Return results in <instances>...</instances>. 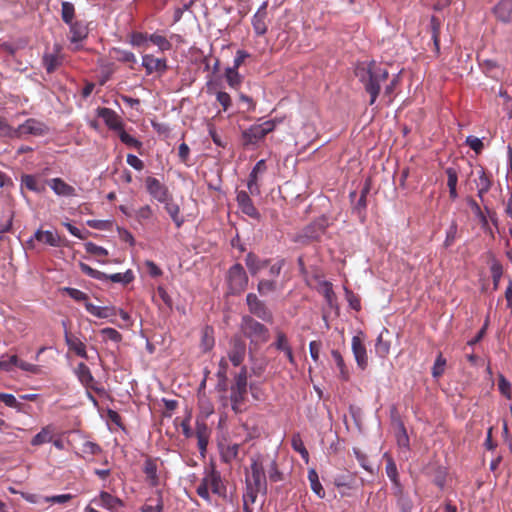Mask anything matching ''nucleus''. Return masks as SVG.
I'll return each instance as SVG.
<instances>
[{
    "label": "nucleus",
    "mask_w": 512,
    "mask_h": 512,
    "mask_svg": "<svg viewBox=\"0 0 512 512\" xmlns=\"http://www.w3.org/2000/svg\"><path fill=\"white\" fill-rule=\"evenodd\" d=\"M355 75L370 95L369 104L373 105L379 96L381 84L388 79V70L375 61L363 62L356 66Z\"/></svg>",
    "instance_id": "obj_1"
},
{
    "label": "nucleus",
    "mask_w": 512,
    "mask_h": 512,
    "mask_svg": "<svg viewBox=\"0 0 512 512\" xmlns=\"http://www.w3.org/2000/svg\"><path fill=\"white\" fill-rule=\"evenodd\" d=\"M283 267V260L258 263V293L268 295L276 292L280 287L279 276Z\"/></svg>",
    "instance_id": "obj_2"
},
{
    "label": "nucleus",
    "mask_w": 512,
    "mask_h": 512,
    "mask_svg": "<svg viewBox=\"0 0 512 512\" xmlns=\"http://www.w3.org/2000/svg\"><path fill=\"white\" fill-rule=\"evenodd\" d=\"M209 490L212 493L217 495H224L226 488L222 482L220 473L215 469H211L206 472L205 476L202 478L200 484L198 485L196 492L198 496L206 501H210Z\"/></svg>",
    "instance_id": "obj_3"
},
{
    "label": "nucleus",
    "mask_w": 512,
    "mask_h": 512,
    "mask_svg": "<svg viewBox=\"0 0 512 512\" xmlns=\"http://www.w3.org/2000/svg\"><path fill=\"white\" fill-rule=\"evenodd\" d=\"M246 491L243 494V511L253 512V504L256 501V459L251 457L249 469H246Z\"/></svg>",
    "instance_id": "obj_4"
},
{
    "label": "nucleus",
    "mask_w": 512,
    "mask_h": 512,
    "mask_svg": "<svg viewBox=\"0 0 512 512\" xmlns=\"http://www.w3.org/2000/svg\"><path fill=\"white\" fill-rule=\"evenodd\" d=\"M79 268L81 272L93 279L101 280V281H107L110 280L114 283H122V284H129L134 280V274L131 270H127L124 273H115L111 275H107L104 272H101L99 270H96L86 263L80 262Z\"/></svg>",
    "instance_id": "obj_5"
},
{
    "label": "nucleus",
    "mask_w": 512,
    "mask_h": 512,
    "mask_svg": "<svg viewBox=\"0 0 512 512\" xmlns=\"http://www.w3.org/2000/svg\"><path fill=\"white\" fill-rule=\"evenodd\" d=\"M75 375L77 376L80 383L88 390L87 394L89 399H91L93 402H96V399L91 395L89 390L101 393L103 392V389L98 386V383L93 377L89 367L85 363L80 362L75 368Z\"/></svg>",
    "instance_id": "obj_6"
},
{
    "label": "nucleus",
    "mask_w": 512,
    "mask_h": 512,
    "mask_svg": "<svg viewBox=\"0 0 512 512\" xmlns=\"http://www.w3.org/2000/svg\"><path fill=\"white\" fill-rule=\"evenodd\" d=\"M227 281L231 293L236 294L244 291L248 283L244 268L240 264L233 265L228 271Z\"/></svg>",
    "instance_id": "obj_7"
},
{
    "label": "nucleus",
    "mask_w": 512,
    "mask_h": 512,
    "mask_svg": "<svg viewBox=\"0 0 512 512\" xmlns=\"http://www.w3.org/2000/svg\"><path fill=\"white\" fill-rule=\"evenodd\" d=\"M247 394V378L245 373H240L236 377L235 384L231 388V401L234 411H241V405Z\"/></svg>",
    "instance_id": "obj_8"
},
{
    "label": "nucleus",
    "mask_w": 512,
    "mask_h": 512,
    "mask_svg": "<svg viewBox=\"0 0 512 512\" xmlns=\"http://www.w3.org/2000/svg\"><path fill=\"white\" fill-rule=\"evenodd\" d=\"M47 130V126L43 122L30 118L15 128V138H20L23 135L42 136L46 134Z\"/></svg>",
    "instance_id": "obj_9"
},
{
    "label": "nucleus",
    "mask_w": 512,
    "mask_h": 512,
    "mask_svg": "<svg viewBox=\"0 0 512 512\" xmlns=\"http://www.w3.org/2000/svg\"><path fill=\"white\" fill-rule=\"evenodd\" d=\"M97 116L103 119L106 126L118 133L122 128H124V122L122 118L112 109L107 107H99L97 109Z\"/></svg>",
    "instance_id": "obj_10"
},
{
    "label": "nucleus",
    "mask_w": 512,
    "mask_h": 512,
    "mask_svg": "<svg viewBox=\"0 0 512 512\" xmlns=\"http://www.w3.org/2000/svg\"><path fill=\"white\" fill-rule=\"evenodd\" d=\"M142 66L145 68L147 75H151L154 72L164 74L168 69L165 58H156L151 54L143 55Z\"/></svg>",
    "instance_id": "obj_11"
},
{
    "label": "nucleus",
    "mask_w": 512,
    "mask_h": 512,
    "mask_svg": "<svg viewBox=\"0 0 512 512\" xmlns=\"http://www.w3.org/2000/svg\"><path fill=\"white\" fill-rule=\"evenodd\" d=\"M351 346L357 366L365 370L368 366V355L363 339L358 335L353 336Z\"/></svg>",
    "instance_id": "obj_12"
},
{
    "label": "nucleus",
    "mask_w": 512,
    "mask_h": 512,
    "mask_svg": "<svg viewBox=\"0 0 512 512\" xmlns=\"http://www.w3.org/2000/svg\"><path fill=\"white\" fill-rule=\"evenodd\" d=\"M145 183L147 191L154 199L161 203L168 200V189L157 178L147 177Z\"/></svg>",
    "instance_id": "obj_13"
},
{
    "label": "nucleus",
    "mask_w": 512,
    "mask_h": 512,
    "mask_svg": "<svg viewBox=\"0 0 512 512\" xmlns=\"http://www.w3.org/2000/svg\"><path fill=\"white\" fill-rule=\"evenodd\" d=\"M60 45L56 44L51 52H45L42 57V64L47 73H53L62 64Z\"/></svg>",
    "instance_id": "obj_14"
},
{
    "label": "nucleus",
    "mask_w": 512,
    "mask_h": 512,
    "mask_svg": "<svg viewBox=\"0 0 512 512\" xmlns=\"http://www.w3.org/2000/svg\"><path fill=\"white\" fill-rule=\"evenodd\" d=\"M158 459L147 457L143 464V473L147 483L151 487H157L160 485V477L158 475Z\"/></svg>",
    "instance_id": "obj_15"
},
{
    "label": "nucleus",
    "mask_w": 512,
    "mask_h": 512,
    "mask_svg": "<svg viewBox=\"0 0 512 512\" xmlns=\"http://www.w3.org/2000/svg\"><path fill=\"white\" fill-rule=\"evenodd\" d=\"M246 355V343L240 337H234L231 340V349L229 351V360L234 366H239Z\"/></svg>",
    "instance_id": "obj_16"
},
{
    "label": "nucleus",
    "mask_w": 512,
    "mask_h": 512,
    "mask_svg": "<svg viewBox=\"0 0 512 512\" xmlns=\"http://www.w3.org/2000/svg\"><path fill=\"white\" fill-rule=\"evenodd\" d=\"M392 495L396 499L398 512H412L414 507L413 501L409 493L404 490L403 486H397L396 490L392 491Z\"/></svg>",
    "instance_id": "obj_17"
},
{
    "label": "nucleus",
    "mask_w": 512,
    "mask_h": 512,
    "mask_svg": "<svg viewBox=\"0 0 512 512\" xmlns=\"http://www.w3.org/2000/svg\"><path fill=\"white\" fill-rule=\"evenodd\" d=\"M47 184L58 196L74 197L77 195L76 189L70 184L66 183L62 178H52L47 181Z\"/></svg>",
    "instance_id": "obj_18"
},
{
    "label": "nucleus",
    "mask_w": 512,
    "mask_h": 512,
    "mask_svg": "<svg viewBox=\"0 0 512 512\" xmlns=\"http://www.w3.org/2000/svg\"><path fill=\"white\" fill-rule=\"evenodd\" d=\"M65 343L70 351H73L77 356L88 359L86 352V345L75 335L70 333L66 328L64 331Z\"/></svg>",
    "instance_id": "obj_19"
},
{
    "label": "nucleus",
    "mask_w": 512,
    "mask_h": 512,
    "mask_svg": "<svg viewBox=\"0 0 512 512\" xmlns=\"http://www.w3.org/2000/svg\"><path fill=\"white\" fill-rule=\"evenodd\" d=\"M69 25V40L72 44H78L88 36V27L83 21H74Z\"/></svg>",
    "instance_id": "obj_20"
},
{
    "label": "nucleus",
    "mask_w": 512,
    "mask_h": 512,
    "mask_svg": "<svg viewBox=\"0 0 512 512\" xmlns=\"http://www.w3.org/2000/svg\"><path fill=\"white\" fill-rule=\"evenodd\" d=\"M494 13L498 20L508 23L512 18V0H500L494 7Z\"/></svg>",
    "instance_id": "obj_21"
},
{
    "label": "nucleus",
    "mask_w": 512,
    "mask_h": 512,
    "mask_svg": "<svg viewBox=\"0 0 512 512\" xmlns=\"http://www.w3.org/2000/svg\"><path fill=\"white\" fill-rule=\"evenodd\" d=\"M210 437V430L204 422L196 423V438L200 453L203 455L206 452L208 441Z\"/></svg>",
    "instance_id": "obj_22"
},
{
    "label": "nucleus",
    "mask_w": 512,
    "mask_h": 512,
    "mask_svg": "<svg viewBox=\"0 0 512 512\" xmlns=\"http://www.w3.org/2000/svg\"><path fill=\"white\" fill-rule=\"evenodd\" d=\"M237 202L241 211L252 217L256 218V208L253 205L252 199L246 191H239L237 193Z\"/></svg>",
    "instance_id": "obj_23"
},
{
    "label": "nucleus",
    "mask_w": 512,
    "mask_h": 512,
    "mask_svg": "<svg viewBox=\"0 0 512 512\" xmlns=\"http://www.w3.org/2000/svg\"><path fill=\"white\" fill-rule=\"evenodd\" d=\"M55 427L52 424L44 426L32 439V446H40L53 440Z\"/></svg>",
    "instance_id": "obj_24"
},
{
    "label": "nucleus",
    "mask_w": 512,
    "mask_h": 512,
    "mask_svg": "<svg viewBox=\"0 0 512 512\" xmlns=\"http://www.w3.org/2000/svg\"><path fill=\"white\" fill-rule=\"evenodd\" d=\"M492 185L490 176L486 173L485 169L480 167L478 170V179L476 180L477 195L483 199L484 195L490 190Z\"/></svg>",
    "instance_id": "obj_25"
},
{
    "label": "nucleus",
    "mask_w": 512,
    "mask_h": 512,
    "mask_svg": "<svg viewBox=\"0 0 512 512\" xmlns=\"http://www.w3.org/2000/svg\"><path fill=\"white\" fill-rule=\"evenodd\" d=\"M21 186L36 193H42L45 191V184L41 182L36 175H22Z\"/></svg>",
    "instance_id": "obj_26"
},
{
    "label": "nucleus",
    "mask_w": 512,
    "mask_h": 512,
    "mask_svg": "<svg viewBox=\"0 0 512 512\" xmlns=\"http://www.w3.org/2000/svg\"><path fill=\"white\" fill-rule=\"evenodd\" d=\"M99 499L100 505L108 510L114 511L120 507H124V502L120 498L105 491L100 492Z\"/></svg>",
    "instance_id": "obj_27"
},
{
    "label": "nucleus",
    "mask_w": 512,
    "mask_h": 512,
    "mask_svg": "<svg viewBox=\"0 0 512 512\" xmlns=\"http://www.w3.org/2000/svg\"><path fill=\"white\" fill-rule=\"evenodd\" d=\"M34 237L37 241L50 246L57 247L60 245V237L52 231L37 230Z\"/></svg>",
    "instance_id": "obj_28"
},
{
    "label": "nucleus",
    "mask_w": 512,
    "mask_h": 512,
    "mask_svg": "<svg viewBox=\"0 0 512 512\" xmlns=\"http://www.w3.org/2000/svg\"><path fill=\"white\" fill-rule=\"evenodd\" d=\"M480 66L486 75L495 79H497L502 72L501 66L497 63V61L492 59L483 60L480 62Z\"/></svg>",
    "instance_id": "obj_29"
},
{
    "label": "nucleus",
    "mask_w": 512,
    "mask_h": 512,
    "mask_svg": "<svg viewBox=\"0 0 512 512\" xmlns=\"http://www.w3.org/2000/svg\"><path fill=\"white\" fill-rule=\"evenodd\" d=\"M214 330L210 326H205L201 331V348L204 352L210 351L214 346Z\"/></svg>",
    "instance_id": "obj_30"
},
{
    "label": "nucleus",
    "mask_w": 512,
    "mask_h": 512,
    "mask_svg": "<svg viewBox=\"0 0 512 512\" xmlns=\"http://www.w3.org/2000/svg\"><path fill=\"white\" fill-rule=\"evenodd\" d=\"M331 356H332L333 360L335 361L336 366L339 369L340 379L343 381H348L350 374H349V370L344 362V359H343L341 353L338 350H332Z\"/></svg>",
    "instance_id": "obj_31"
},
{
    "label": "nucleus",
    "mask_w": 512,
    "mask_h": 512,
    "mask_svg": "<svg viewBox=\"0 0 512 512\" xmlns=\"http://www.w3.org/2000/svg\"><path fill=\"white\" fill-rule=\"evenodd\" d=\"M165 203V209L167 213L170 215L172 221L175 223L176 227H181L184 223L183 217L180 216V208L179 206L174 202H168V200Z\"/></svg>",
    "instance_id": "obj_32"
},
{
    "label": "nucleus",
    "mask_w": 512,
    "mask_h": 512,
    "mask_svg": "<svg viewBox=\"0 0 512 512\" xmlns=\"http://www.w3.org/2000/svg\"><path fill=\"white\" fill-rule=\"evenodd\" d=\"M308 480L310 482L311 489L313 492L319 497L324 498L325 497V491L319 481L318 474L315 469H310L308 471Z\"/></svg>",
    "instance_id": "obj_33"
},
{
    "label": "nucleus",
    "mask_w": 512,
    "mask_h": 512,
    "mask_svg": "<svg viewBox=\"0 0 512 512\" xmlns=\"http://www.w3.org/2000/svg\"><path fill=\"white\" fill-rule=\"evenodd\" d=\"M61 18L66 24H71V22H74L75 7L73 3L68 1H63L61 3Z\"/></svg>",
    "instance_id": "obj_34"
},
{
    "label": "nucleus",
    "mask_w": 512,
    "mask_h": 512,
    "mask_svg": "<svg viewBox=\"0 0 512 512\" xmlns=\"http://www.w3.org/2000/svg\"><path fill=\"white\" fill-rule=\"evenodd\" d=\"M225 78L228 85L231 88H237L241 83V76L238 73V68L236 67H227L225 70Z\"/></svg>",
    "instance_id": "obj_35"
},
{
    "label": "nucleus",
    "mask_w": 512,
    "mask_h": 512,
    "mask_svg": "<svg viewBox=\"0 0 512 512\" xmlns=\"http://www.w3.org/2000/svg\"><path fill=\"white\" fill-rule=\"evenodd\" d=\"M118 137L120 138L121 142L125 144L128 147L135 148L137 150L141 149L142 142L138 139L134 138L133 136L129 135L124 128H122L118 133Z\"/></svg>",
    "instance_id": "obj_36"
},
{
    "label": "nucleus",
    "mask_w": 512,
    "mask_h": 512,
    "mask_svg": "<svg viewBox=\"0 0 512 512\" xmlns=\"http://www.w3.org/2000/svg\"><path fill=\"white\" fill-rule=\"evenodd\" d=\"M440 28H441V21L437 17L432 16L431 20H430V29H431L434 46L437 51H439Z\"/></svg>",
    "instance_id": "obj_37"
},
{
    "label": "nucleus",
    "mask_w": 512,
    "mask_h": 512,
    "mask_svg": "<svg viewBox=\"0 0 512 512\" xmlns=\"http://www.w3.org/2000/svg\"><path fill=\"white\" fill-rule=\"evenodd\" d=\"M149 40L156 46H158V48L161 50V51H167V50H170L172 48V44L169 42V40L163 36V35H160V34H157V33H154V34H151L149 36Z\"/></svg>",
    "instance_id": "obj_38"
},
{
    "label": "nucleus",
    "mask_w": 512,
    "mask_h": 512,
    "mask_svg": "<svg viewBox=\"0 0 512 512\" xmlns=\"http://www.w3.org/2000/svg\"><path fill=\"white\" fill-rule=\"evenodd\" d=\"M498 389L502 396L506 399L512 398V386L511 383L504 377V375H498Z\"/></svg>",
    "instance_id": "obj_39"
},
{
    "label": "nucleus",
    "mask_w": 512,
    "mask_h": 512,
    "mask_svg": "<svg viewBox=\"0 0 512 512\" xmlns=\"http://www.w3.org/2000/svg\"><path fill=\"white\" fill-rule=\"evenodd\" d=\"M466 201L471 210L473 211V213L475 214V216L479 219L480 223L483 226H486L488 224V220L484 213L482 212L480 205L471 197H468Z\"/></svg>",
    "instance_id": "obj_40"
},
{
    "label": "nucleus",
    "mask_w": 512,
    "mask_h": 512,
    "mask_svg": "<svg viewBox=\"0 0 512 512\" xmlns=\"http://www.w3.org/2000/svg\"><path fill=\"white\" fill-rule=\"evenodd\" d=\"M386 473L393 483L392 491L396 490L397 486H402V484L399 481L397 467L393 461L388 462L386 466Z\"/></svg>",
    "instance_id": "obj_41"
},
{
    "label": "nucleus",
    "mask_w": 512,
    "mask_h": 512,
    "mask_svg": "<svg viewBox=\"0 0 512 512\" xmlns=\"http://www.w3.org/2000/svg\"><path fill=\"white\" fill-rule=\"evenodd\" d=\"M390 351V343L388 341H384L382 335L380 334L376 340L375 344V353L380 358H385Z\"/></svg>",
    "instance_id": "obj_42"
},
{
    "label": "nucleus",
    "mask_w": 512,
    "mask_h": 512,
    "mask_svg": "<svg viewBox=\"0 0 512 512\" xmlns=\"http://www.w3.org/2000/svg\"><path fill=\"white\" fill-rule=\"evenodd\" d=\"M277 350L284 352L288 350L291 346L289 345L288 338L284 332L281 330L276 331V340L272 344Z\"/></svg>",
    "instance_id": "obj_43"
},
{
    "label": "nucleus",
    "mask_w": 512,
    "mask_h": 512,
    "mask_svg": "<svg viewBox=\"0 0 512 512\" xmlns=\"http://www.w3.org/2000/svg\"><path fill=\"white\" fill-rule=\"evenodd\" d=\"M457 232H458V224L455 220H453L447 231H446V238H445V241H444V246L445 247H450L454 244L456 238H457Z\"/></svg>",
    "instance_id": "obj_44"
},
{
    "label": "nucleus",
    "mask_w": 512,
    "mask_h": 512,
    "mask_svg": "<svg viewBox=\"0 0 512 512\" xmlns=\"http://www.w3.org/2000/svg\"><path fill=\"white\" fill-rule=\"evenodd\" d=\"M17 355H3L0 357V370L10 372L16 367Z\"/></svg>",
    "instance_id": "obj_45"
},
{
    "label": "nucleus",
    "mask_w": 512,
    "mask_h": 512,
    "mask_svg": "<svg viewBox=\"0 0 512 512\" xmlns=\"http://www.w3.org/2000/svg\"><path fill=\"white\" fill-rule=\"evenodd\" d=\"M63 292H65L67 295H69L73 300L77 302H84L86 303L89 299L88 295L84 292H82L79 289L72 288V287H64L62 289Z\"/></svg>",
    "instance_id": "obj_46"
},
{
    "label": "nucleus",
    "mask_w": 512,
    "mask_h": 512,
    "mask_svg": "<svg viewBox=\"0 0 512 512\" xmlns=\"http://www.w3.org/2000/svg\"><path fill=\"white\" fill-rule=\"evenodd\" d=\"M81 451L84 455L95 456L102 452V448L95 442L85 441L82 444Z\"/></svg>",
    "instance_id": "obj_47"
},
{
    "label": "nucleus",
    "mask_w": 512,
    "mask_h": 512,
    "mask_svg": "<svg viewBox=\"0 0 512 512\" xmlns=\"http://www.w3.org/2000/svg\"><path fill=\"white\" fill-rule=\"evenodd\" d=\"M292 447L295 451L301 454L303 458H308V451L299 434H294L291 439Z\"/></svg>",
    "instance_id": "obj_48"
},
{
    "label": "nucleus",
    "mask_w": 512,
    "mask_h": 512,
    "mask_svg": "<svg viewBox=\"0 0 512 512\" xmlns=\"http://www.w3.org/2000/svg\"><path fill=\"white\" fill-rule=\"evenodd\" d=\"M85 250L87 253L98 256V257H106L108 255V251L101 246L96 245L93 242H87L84 244Z\"/></svg>",
    "instance_id": "obj_49"
},
{
    "label": "nucleus",
    "mask_w": 512,
    "mask_h": 512,
    "mask_svg": "<svg viewBox=\"0 0 512 512\" xmlns=\"http://www.w3.org/2000/svg\"><path fill=\"white\" fill-rule=\"evenodd\" d=\"M116 59L118 61L124 62V63H135L136 57L135 55L127 50L116 48L114 49Z\"/></svg>",
    "instance_id": "obj_50"
},
{
    "label": "nucleus",
    "mask_w": 512,
    "mask_h": 512,
    "mask_svg": "<svg viewBox=\"0 0 512 512\" xmlns=\"http://www.w3.org/2000/svg\"><path fill=\"white\" fill-rule=\"evenodd\" d=\"M15 128L10 126L6 119L0 116V137L15 138Z\"/></svg>",
    "instance_id": "obj_51"
},
{
    "label": "nucleus",
    "mask_w": 512,
    "mask_h": 512,
    "mask_svg": "<svg viewBox=\"0 0 512 512\" xmlns=\"http://www.w3.org/2000/svg\"><path fill=\"white\" fill-rule=\"evenodd\" d=\"M105 340H110L118 343L122 340V335L114 328H104L100 331Z\"/></svg>",
    "instance_id": "obj_52"
},
{
    "label": "nucleus",
    "mask_w": 512,
    "mask_h": 512,
    "mask_svg": "<svg viewBox=\"0 0 512 512\" xmlns=\"http://www.w3.org/2000/svg\"><path fill=\"white\" fill-rule=\"evenodd\" d=\"M276 123V120H267L261 124H258V139L272 132L276 127Z\"/></svg>",
    "instance_id": "obj_53"
},
{
    "label": "nucleus",
    "mask_w": 512,
    "mask_h": 512,
    "mask_svg": "<svg viewBox=\"0 0 512 512\" xmlns=\"http://www.w3.org/2000/svg\"><path fill=\"white\" fill-rule=\"evenodd\" d=\"M445 365H446V359L442 356V354H439L438 357L436 358V361L432 368L433 377H435V378L440 377L444 373Z\"/></svg>",
    "instance_id": "obj_54"
},
{
    "label": "nucleus",
    "mask_w": 512,
    "mask_h": 512,
    "mask_svg": "<svg viewBox=\"0 0 512 512\" xmlns=\"http://www.w3.org/2000/svg\"><path fill=\"white\" fill-rule=\"evenodd\" d=\"M16 367L20 368L23 371L30 372L32 374H38L40 372V367L38 365L20 360L18 357Z\"/></svg>",
    "instance_id": "obj_55"
},
{
    "label": "nucleus",
    "mask_w": 512,
    "mask_h": 512,
    "mask_svg": "<svg viewBox=\"0 0 512 512\" xmlns=\"http://www.w3.org/2000/svg\"><path fill=\"white\" fill-rule=\"evenodd\" d=\"M216 100L222 106L224 111H227L232 103L230 95L223 91L216 92Z\"/></svg>",
    "instance_id": "obj_56"
},
{
    "label": "nucleus",
    "mask_w": 512,
    "mask_h": 512,
    "mask_svg": "<svg viewBox=\"0 0 512 512\" xmlns=\"http://www.w3.org/2000/svg\"><path fill=\"white\" fill-rule=\"evenodd\" d=\"M256 143V130L253 126L243 132V144L248 147Z\"/></svg>",
    "instance_id": "obj_57"
},
{
    "label": "nucleus",
    "mask_w": 512,
    "mask_h": 512,
    "mask_svg": "<svg viewBox=\"0 0 512 512\" xmlns=\"http://www.w3.org/2000/svg\"><path fill=\"white\" fill-rule=\"evenodd\" d=\"M253 319L251 317H243L242 330L244 334L252 338L254 333H256V328L253 327Z\"/></svg>",
    "instance_id": "obj_58"
},
{
    "label": "nucleus",
    "mask_w": 512,
    "mask_h": 512,
    "mask_svg": "<svg viewBox=\"0 0 512 512\" xmlns=\"http://www.w3.org/2000/svg\"><path fill=\"white\" fill-rule=\"evenodd\" d=\"M0 401L12 408H19L21 405L14 395L8 393H0Z\"/></svg>",
    "instance_id": "obj_59"
},
{
    "label": "nucleus",
    "mask_w": 512,
    "mask_h": 512,
    "mask_svg": "<svg viewBox=\"0 0 512 512\" xmlns=\"http://www.w3.org/2000/svg\"><path fill=\"white\" fill-rule=\"evenodd\" d=\"M399 432L397 434V442L400 446L408 447L409 445V438L405 429V426L402 422L398 425Z\"/></svg>",
    "instance_id": "obj_60"
},
{
    "label": "nucleus",
    "mask_w": 512,
    "mask_h": 512,
    "mask_svg": "<svg viewBox=\"0 0 512 512\" xmlns=\"http://www.w3.org/2000/svg\"><path fill=\"white\" fill-rule=\"evenodd\" d=\"M163 510V500L162 496L159 493V497L156 500L155 505L145 504L141 508V512H162Z\"/></svg>",
    "instance_id": "obj_61"
},
{
    "label": "nucleus",
    "mask_w": 512,
    "mask_h": 512,
    "mask_svg": "<svg viewBox=\"0 0 512 512\" xmlns=\"http://www.w3.org/2000/svg\"><path fill=\"white\" fill-rule=\"evenodd\" d=\"M445 173L447 175V186H448V188L457 187V183H458L457 171L454 168L449 167V168H447L445 170Z\"/></svg>",
    "instance_id": "obj_62"
},
{
    "label": "nucleus",
    "mask_w": 512,
    "mask_h": 512,
    "mask_svg": "<svg viewBox=\"0 0 512 512\" xmlns=\"http://www.w3.org/2000/svg\"><path fill=\"white\" fill-rule=\"evenodd\" d=\"M126 161L128 165H130L137 171H141L144 169V162L134 154H128Z\"/></svg>",
    "instance_id": "obj_63"
},
{
    "label": "nucleus",
    "mask_w": 512,
    "mask_h": 512,
    "mask_svg": "<svg viewBox=\"0 0 512 512\" xmlns=\"http://www.w3.org/2000/svg\"><path fill=\"white\" fill-rule=\"evenodd\" d=\"M321 348L322 344L320 341H311L309 344L310 355L315 362L319 360Z\"/></svg>",
    "instance_id": "obj_64"
}]
</instances>
